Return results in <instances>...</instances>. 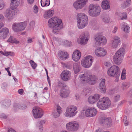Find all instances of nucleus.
Masks as SVG:
<instances>
[{"label":"nucleus","instance_id":"nucleus-62","mask_svg":"<svg viewBox=\"0 0 132 132\" xmlns=\"http://www.w3.org/2000/svg\"><path fill=\"white\" fill-rule=\"evenodd\" d=\"M4 26V24L2 22L0 21V29L1 28L3 27Z\"/></svg>","mask_w":132,"mask_h":132},{"label":"nucleus","instance_id":"nucleus-10","mask_svg":"<svg viewBox=\"0 0 132 132\" xmlns=\"http://www.w3.org/2000/svg\"><path fill=\"white\" fill-rule=\"evenodd\" d=\"M66 127L68 131H77L79 127V124L78 122L72 121L67 123Z\"/></svg>","mask_w":132,"mask_h":132},{"label":"nucleus","instance_id":"nucleus-24","mask_svg":"<svg viewBox=\"0 0 132 132\" xmlns=\"http://www.w3.org/2000/svg\"><path fill=\"white\" fill-rule=\"evenodd\" d=\"M95 52L96 55L98 57L103 56L106 54V51L105 49L102 48L95 50Z\"/></svg>","mask_w":132,"mask_h":132},{"label":"nucleus","instance_id":"nucleus-25","mask_svg":"<svg viewBox=\"0 0 132 132\" xmlns=\"http://www.w3.org/2000/svg\"><path fill=\"white\" fill-rule=\"evenodd\" d=\"M81 56V53L78 50H76L73 53L72 56L73 60L75 61H78Z\"/></svg>","mask_w":132,"mask_h":132},{"label":"nucleus","instance_id":"nucleus-51","mask_svg":"<svg viewBox=\"0 0 132 132\" xmlns=\"http://www.w3.org/2000/svg\"><path fill=\"white\" fill-rule=\"evenodd\" d=\"M127 117H126V118H125L123 119V121L125 122V126H127L129 124L127 120Z\"/></svg>","mask_w":132,"mask_h":132},{"label":"nucleus","instance_id":"nucleus-36","mask_svg":"<svg viewBox=\"0 0 132 132\" xmlns=\"http://www.w3.org/2000/svg\"><path fill=\"white\" fill-rule=\"evenodd\" d=\"M121 28H123V31L127 33L129 32V30L130 29V27L125 24V23H123L121 25Z\"/></svg>","mask_w":132,"mask_h":132},{"label":"nucleus","instance_id":"nucleus-48","mask_svg":"<svg viewBox=\"0 0 132 132\" xmlns=\"http://www.w3.org/2000/svg\"><path fill=\"white\" fill-rule=\"evenodd\" d=\"M127 95L130 98H132V89L127 94Z\"/></svg>","mask_w":132,"mask_h":132},{"label":"nucleus","instance_id":"nucleus-37","mask_svg":"<svg viewBox=\"0 0 132 132\" xmlns=\"http://www.w3.org/2000/svg\"><path fill=\"white\" fill-rule=\"evenodd\" d=\"M130 86L129 83L126 82H124L122 83L121 86V88L124 90L128 88Z\"/></svg>","mask_w":132,"mask_h":132},{"label":"nucleus","instance_id":"nucleus-39","mask_svg":"<svg viewBox=\"0 0 132 132\" xmlns=\"http://www.w3.org/2000/svg\"><path fill=\"white\" fill-rule=\"evenodd\" d=\"M5 6L4 1L3 0H0V10L3 9Z\"/></svg>","mask_w":132,"mask_h":132},{"label":"nucleus","instance_id":"nucleus-43","mask_svg":"<svg viewBox=\"0 0 132 132\" xmlns=\"http://www.w3.org/2000/svg\"><path fill=\"white\" fill-rule=\"evenodd\" d=\"M33 9L34 12L35 13H37L38 12V8L36 5H35L33 7Z\"/></svg>","mask_w":132,"mask_h":132},{"label":"nucleus","instance_id":"nucleus-52","mask_svg":"<svg viewBox=\"0 0 132 132\" xmlns=\"http://www.w3.org/2000/svg\"><path fill=\"white\" fill-rule=\"evenodd\" d=\"M45 122V121L44 120H42L40 121L38 123L39 124L38 125H43Z\"/></svg>","mask_w":132,"mask_h":132},{"label":"nucleus","instance_id":"nucleus-49","mask_svg":"<svg viewBox=\"0 0 132 132\" xmlns=\"http://www.w3.org/2000/svg\"><path fill=\"white\" fill-rule=\"evenodd\" d=\"M1 52L2 53H2L4 55L6 56H9V55L11 53L10 52H6L4 53H3L2 52Z\"/></svg>","mask_w":132,"mask_h":132},{"label":"nucleus","instance_id":"nucleus-34","mask_svg":"<svg viewBox=\"0 0 132 132\" xmlns=\"http://www.w3.org/2000/svg\"><path fill=\"white\" fill-rule=\"evenodd\" d=\"M7 42L12 43H18L19 42L17 41L16 39L13 37L11 36L7 40Z\"/></svg>","mask_w":132,"mask_h":132},{"label":"nucleus","instance_id":"nucleus-28","mask_svg":"<svg viewBox=\"0 0 132 132\" xmlns=\"http://www.w3.org/2000/svg\"><path fill=\"white\" fill-rule=\"evenodd\" d=\"M20 0H11L10 7L14 9L16 8L20 4Z\"/></svg>","mask_w":132,"mask_h":132},{"label":"nucleus","instance_id":"nucleus-33","mask_svg":"<svg viewBox=\"0 0 132 132\" xmlns=\"http://www.w3.org/2000/svg\"><path fill=\"white\" fill-rule=\"evenodd\" d=\"M41 3L43 7L48 6L50 4V0H41Z\"/></svg>","mask_w":132,"mask_h":132},{"label":"nucleus","instance_id":"nucleus-5","mask_svg":"<svg viewBox=\"0 0 132 132\" xmlns=\"http://www.w3.org/2000/svg\"><path fill=\"white\" fill-rule=\"evenodd\" d=\"M125 53V50L122 47L119 49L116 53L113 58V61L116 64L119 65L121 63Z\"/></svg>","mask_w":132,"mask_h":132},{"label":"nucleus","instance_id":"nucleus-14","mask_svg":"<svg viewBox=\"0 0 132 132\" xmlns=\"http://www.w3.org/2000/svg\"><path fill=\"white\" fill-rule=\"evenodd\" d=\"M32 112L35 118H40L43 114L42 110L38 107H34Z\"/></svg>","mask_w":132,"mask_h":132},{"label":"nucleus","instance_id":"nucleus-7","mask_svg":"<svg viewBox=\"0 0 132 132\" xmlns=\"http://www.w3.org/2000/svg\"><path fill=\"white\" fill-rule=\"evenodd\" d=\"M107 73L110 76L118 78L119 77L120 72L119 67L114 65L108 69Z\"/></svg>","mask_w":132,"mask_h":132},{"label":"nucleus","instance_id":"nucleus-32","mask_svg":"<svg viewBox=\"0 0 132 132\" xmlns=\"http://www.w3.org/2000/svg\"><path fill=\"white\" fill-rule=\"evenodd\" d=\"M131 1L130 0H127L126 2H125L121 4V7L123 9H125L128 7L131 4Z\"/></svg>","mask_w":132,"mask_h":132},{"label":"nucleus","instance_id":"nucleus-40","mask_svg":"<svg viewBox=\"0 0 132 132\" xmlns=\"http://www.w3.org/2000/svg\"><path fill=\"white\" fill-rule=\"evenodd\" d=\"M29 63H30L32 68L34 69H35L36 67V64L32 60H30L29 61Z\"/></svg>","mask_w":132,"mask_h":132},{"label":"nucleus","instance_id":"nucleus-26","mask_svg":"<svg viewBox=\"0 0 132 132\" xmlns=\"http://www.w3.org/2000/svg\"><path fill=\"white\" fill-rule=\"evenodd\" d=\"M105 80L103 79L101 80L99 85V88L100 91L103 93H105L106 91V88L105 85Z\"/></svg>","mask_w":132,"mask_h":132},{"label":"nucleus","instance_id":"nucleus-11","mask_svg":"<svg viewBox=\"0 0 132 132\" xmlns=\"http://www.w3.org/2000/svg\"><path fill=\"white\" fill-rule=\"evenodd\" d=\"M93 60V57L90 55H88L85 57L81 61V64L83 67L88 68L92 65Z\"/></svg>","mask_w":132,"mask_h":132},{"label":"nucleus","instance_id":"nucleus-59","mask_svg":"<svg viewBox=\"0 0 132 132\" xmlns=\"http://www.w3.org/2000/svg\"><path fill=\"white\" fill-rule=\"evenodd\" d=\"M126 78V76L125 75L121 74V78L122 80H124Z\"/></svg>","mask_w":132,"mask_h":132},{"label":"nucleus","instance_id":"nucleus-29","mask_svg":"<svg viewBox=\"0 0 132 132\" xmlns=\"http://www.w3.org/2000/svg\"><path fill=\"white\" fill-rule=\"evenodd\" d=\"M59 55L61 59L64 60L68 58L69 55L67 52L62 51H60L59 53Z\"/></svg>","mask_w":132,"mask_h":132},{"label":"nucleus","instance_id":"nucleus-20","mask_svg":"<svg viewBox=\"0 0 132 132\" xmlns=\"http://www.w3.org/2000/svg\"><path fill=\"white\" fill-rule=\"evenodd\" d=\"M69 88L67 86H65L63 87L62 89L60 91V95L63 98H65L68 96L69 94Z\"/></svg>","mask_w":132,"mask_h":132},{"label":"nucleus","instance_id":"nucleus-16","mask_svg":"<svg viewBox=\"0 0 132 132\" xmlns=\"http://www.w3.org/2000/svg\"><path fill=\"white\" fill-rule=\"evenodd\" d=\"M71 72L67 70L63 71L61 74V79L64 81H67L70 79Z\"/></svg>","mask_w":132,"mask_h":132},{"label":"nucleus","instance_id":"nucleus-54","mask_svg":"<svg viewBox=\"0 0 132 132\" xmlns=\"http://www.w3.org/2000/svg\"><path fill=\"white\" fill-rule=\"evenodd\" d=\"M66 44H65V45L68 46H70L71 45V43L70 42H69L67 40V42Z\"/></svg>","mask_w":132,"mask_h":132},{"label":"nucleus","instance_id":"nucleus-30","mask_svg":"<svg viewBox=\"0 0 132 132\" xmlns=\"http://www.w3.org/2000/svg\"><path fill=\"white\" fill-rule=\"evenodd\" d=\"M54 13V11L53 10H49L46 11L44 15L45 18L47 19L52 17Z\"/></svg>","mask_w":132,"mask_h":132},{"label":"nucleus","instance_id":"nucleus-56","mask_svg":"<svg viewBox=\"0 0 132 132\" xmlns=\"http://www.w3.org/2000/svg\"><path fill=\"white\" fill-rule=\"evenodd\" d=\"M8 131V132H16L15 130L10 128H9Z\"/></svg>","mask_w":132,"mask_h":132},{"label":"nucleus","instance_id":"nucleus-22","mask_svg":"<svg viewBox=\"0 0 132 132\" xmlns=\"http://www.w3.org/2000/svg\"><path fill=\"white\" fill-rule=\"evenodd\" d=\"M100 122L101 123L105 125H106L107 127H109L110 124L111 123L112 121L110 117H101L100 119Z\"/></svg>","mask_w":132,"mask_h":132},{"label":"nucleus","instance_id":"nucleus-46","mask_svg":"<svg viewBox=\"0 0 132 132\" xmlns=\"http://www.w3.org/2000/svg\"><path fill=\"white\" fill-rule=\"evenodd\" d=\"M120 96L119 95H117L115 96L114 97V100L115 102H117L119 99Z\"/></svg>","mask_w":132,"mask_h":132},{"label":"nucleus","instance_id":"nucleus-2","mask_svg":"<svg viewBox=\"0 0 132 132\" xmlns=\"http://www.w3.org/2000/svg\"><path fill=\"white\" fill-rule=\"evenodd\" d=\"M77 20L78 26L79 29L84 28L88 23V17L83 13H78Z\"/></svg>","mask_w":132,"mask_h":132},{"label":"nucleus","instance_id":"nucleus-57","mask_svg":"<svg viewBox=\"0 0 132 132\" xmlns=\"http://www.w3.org/2000/svg\"><path fill=\"white\" fill-rule=\"evenodd\" d=\"M33 42L32 39L30 38H28L27 40V43H29L32 42Z\"/></svg>","mask_w":132,"mask_h":132},{"label":"nucleus","instance_id":"nucleus-12","mask_svg":"<svg viewBox=\"0 0 132 132\" xmlns=\"http://www.w3.org/2000/svg\"><path fill=\"white\" fill-rule=\"evenodd\" d=\"M15 14L14 9L10 7L7 9L4 13L5 17L8 20H11L14 17Z\"/></svg>","mask_w":132,"mask_h":132},{"label":"nucleus","instance_id":"nucleus-15","mask_svg":"<svg viewBox=\"0 0 132 132\" xmlns=\"http://www.w3.org/2000/svg\"><path fill=\"white\" fill-rule=\"evenodd\" d=\"M89 38V35L88 33H82L80 37V38L78 40V43L82 45L85 44Z\"/></svg>","mask_w":132,"mask_h":132},{"label":"nucleus","instance_id":"nucleus-31","mask_svg":"<svg viewBox=\"0 0 132 132\" xmlns=\"http://www.w3.org/2000/svg\"><path fill=\"white\" fill-rule=\"evenodd\" d=\"M73 67L75 73H77L80 70L81 68L80 66V63H75L73 64Z\"/></svg>","mask_w":132,"mask_h":132},{"label":"nucleus","instance_id":"nucleus-6","mask_svg":"<svg viewBox=\"0 0 132 132\" xmlns=\"http://www.w3.org/2000/svg\"><path fill=\"white\" fill-rule=\"evenodd\" d=\"M88 11L89 15L93 17H96L99 15L101 12V8L97 4H90L89 6Z\"/></svg>","mask_w":132,"mask_h":132},{"label":"nucleus","instance_id":"nucleus-19","mask_svg":"<svg viewBox=\"0 0 132 132\" xmlns=\"http://www.w3.org/2000/svg\"><path fill=\"white\" fill-rule=\"evenodd\" d=\"M97 110L94 108L91 107L87 109L85 112V116L87 117L95 116L97 113Z\"/></svg>","mask_w":132,"mask_h":132},{"label":"nucleus","instance_id":"nucleus-27","mask_svg":"<svg viewBox=\"0 0 132 132\" xmlns=\"http://www.w3.org/2000/svg\"><path fill=\"white\" fill-rule=\"evenodd\" d=\"M101 6L104 10H109L110 8V1L109 0H104L102 3Z\"/></svg>","mask_w":132,"mask_h":132},{"label":"nucleus","instance_id":"nucleus-61","mask_svg":"<svg viewBox=\"0 0 132 132\" xmlns=\"http://www.w3.org/2000/svg\"><path fill=\"white\" fill-rule=\"evenodd\" d=\"M118 29V28L117 27H115L113 31V32L114 33H115L117 31V30Z\"/></svg>","mask_w":132,"mask_h":132},{"label":"nucleus","instance_id":"nucleus-4","mask_svg":"<svg viewBox=\"0 0 132 132\" xmlns=\"http://www.w3.org/2000/svg\"><path fill=\"white\" fill-rule=\"evenodd\" d=\"M111 103V101L108 97H104L99 100L97 105L99 109L101 110H105L110 106Z\"/></svg>","mask_w":132,"mask_h":132},{"label":"nucleus","instance_id":"nucleus-9","mask_svg":"<svg viewBox=\"0 0 132 132\" xmlns=\"http://www.w3.org/2000/svg\"><path fill=\"white\" fill-rule=\"evenodd\" d=\"M77 107L74 105H71L68 107L64 114L65 116L68 118L75 116L77 113Z\"/></svg>","mask_w":132,"mask_h":132},{"label":"nucleus","instance_id":"nucleus-47","mask_svg":"<svg viewBox=\"0 0 132 132\" xmlns=\"http://www.w3.org/2000/svg\"><path fill=\"white\" fill-rule=\"evenodd\" d=\"M61 109V108L60 106L57 105V106L56 110V111H58V112L59 113H61L62 112V110Z\"/></svg>","mask_w":132,"mask_h":132},{"label":"nucleus","instance_id":"nucleus-63","mask_svg":"<svg viewBox=\"0 0 132 132\" xmlns=\"http://www.w3.org/2000/svg\"><path fill=\"white\" fill-rule=\"evenodd\" d=\"M109 93L110 94H114V90H110L109 91Z\"/></svg>","mask_w":132,"mask_h":132},{"label":"nucleus","instance_id":"nucleus-50","mask_svg":"<svg viewBox=\"0 0 132 132\" xmlns=\"http://www.w3.org/2000/svg\"><path fill=\"white\" fill-rule=\"evenodd\" d=\"M0 117L1 118L3 119H6L7 118V116L4 114L2 113Z\"/></svg>","mask_w":132,"mask_h":132},{"label":"nucleus","instance_id":"nucleus-55","mask_svg":"<svg viewBox=\"0 0 132 132\" xmlns=\"http://www.w3.org/2000/svg\"><path fill=\"white\" fill-rule=\"evenodd\" d=\"M4 19L3 15L2 14H0V20L2 21Z\"/></svg>","mask_w":132,"mask_h":132},{"label":"nucleus","instance_id":"nucleus-60","mask_svg":"<svg viewBox=\"0 0 132 132\" xmlns=\"http://www.w3.org/2000/svg\"><path fill=\"white\" fill-rule=\"evenodd\" d=\"M39 130L40 131H42V130L43 129V127L42 125H39Z\"/></svg>","mask_w":132,"mask_h":132},{"label":"nucleus","instance_id":"nucleus-41","mask_svg":"<svg viewBox=\"0 0 132 132\" xmlns=\"http://www.w3.org/2000/svg\"><path fill=\"white\" fill-rule=\"evenodd\" d=\"M61 113L58 111H55L53 112V115L55 118H57L59 116Z\"/></svg>","mask_w":132,"mask_h":132},{"label":"nucleus","instance_id":"nucleus-53","mask_svg":"<svg viewBox=\"0 0 132 132\" xmlns=\"http://www.w3.org/2000/svg\"><path fill=\"white\" fill-rule=\"evenodd\" d=\"M18 93L21 95H22L23 92V89H20L18 90Z\"/></svg>","mask_w":132,"mask_h":132},{"label":"nucleus","instance_id":"nucleus-58","mask_svg":"<svg viewBox=\"0 0 132 132\" xmlns=\"http://www.w3.org/2000/svg\"><path fill=\"white\" fill-rule=\"evenodd\" d=\"M28 3L30 4H32L34 2V0H27Z\"/></svg>","mask_w":132,"mask_h":132},{"label":"nucleus","instance_id":"nucleus-44","mask_svg":"<svg viewBox=\"0 0 132 132\" xmlns=\"http://www.w3.org/2000/svg\"><path fill=\"white\" fill-rule=\"evenodd\" d=\"M21 106H19V109H24L27 108L26 105L25 104H21Z\"/></svg>","mask_w":132,"mask_h":132},{"label":"nucleus","instance_id":"nucleus-13","mask_svg":"<svg viewBox=\"0 0 132 132\" xmlns=\"http://www.w3.org/2000/svg\"><path fill=\"white\" fill-rule=\"evenodd\" d=\"M94 40L96 42V43H98L99 45H101V44L104 45L107 42L106 38L104 36L98 34L95 36Z\"/></svg>","mask_w":132,"mask_h":132},{"label":"nucleus","instance_id":"nucleus-38","mask_svg":"<svg viewBox=\"0 0 132 132\" xmlns=\"http://www.w3.org/2000/svg\"><path fill=\"white\" fill-rule=\"evenodd\" d=\"M73 63L72 61H70L67 63L66 64H65L64 65L68 69H70L72 68Z\"/></svg>","mask_w":132,"mask_h":132},{"label":"nucleus","instance_id":"nucleus-3","mask_svg":"<svg viewBox=\"0 0 132 132\" xmlns=\"http://www.w3.org/2000/svg\"><path fill=\"white\" fill-rule=\"evenodd\" d=\"M80 77L81 80L85 81L92 85L95 84L97 80V77L95 75H89L86 73L80 75Z\"/></svg>","mask_w":132,"mask_h":132},{"label":"nucleus","instance_id":"nucleus-17","mask_svg":"<svg viewBox=\"0 0 132 132\" xmlns=\"http://www.w3.org/2000/svg\"><path fill=\"white\" fill-rule=\"evenodd\" d=\"M88 0H78L73 4V6L77 10L81 9L86 4Z\"/></svg>","mask_w":132,"mask_h":132},{"label":"nucleus","instance_id":"nucleus-35","mask_svg":"<svg viewBox=\"0 0 132 132\" xmlns=\"http://www.w3.org/2000/svg\"><path fill=\"white\" fill-rule=\"evenodd\" d=\"M103 21L104 22L107 23H109L110 21L109 17L107 15H104L102 16Z\"/></svg>","mask_w":132,"mask_h":132},{"label":"nucleus","instance_id":"nucleus-1","mask_svg":"<svg viewBox=\"0 0 132 132\" xmlns=\"http://www.w3.org/2000/svg\"><path fill=\"white\" fill-rule=\"evenodd\" d=\"M48 23L49 27L53 29V32L55 34L58 33L63 27L62 21L56 17L50 19Z\"/></svg>","mask_w":132,"mask_h":132},{"label":"nucleus","instance_id":"nucleus-64","mask_svg":"<svg viewBox=\"0 0 132 132\" xmlns=\"http://www.w3.org/2000/svg\"><path fill=\"white\" fill-rule=\"evenodd\" d=\"M126 72V70H125V69H123L121 74H123L124 75H125Z\"/></svg>","mask_w":132,"mask_h":132},{"label":"nucleus","instance_id":"nucleus-42","mask_svg":"<svg viewBox=\"0 0 132 132\" xmlns=\"http://www.w3.org/2000/svg\"><path fill=\"white\" fill-rule=\"evenodd\" d=\"M119 15L122 16V18L121 19V20L126 19L127 18V15L125 13H120Z\"/></svg>","mask_w":132,"mask_h":132},{"label":"nucleus","instance_id":"nucleus-18","mask_svg":"<svg viewBox=\"0 0 132 132\" xmlns=\"http://www.w3.org/2000/svg\"><path fill=\"white\" fill-rule=\"evenodd\" d=\"M113 40L111 41V46L112 48H115L117 47L121 41L120 38L117 36H114L113 38Z\"/></svg>","mask_w":132,"mask_h":132},{"label":"nucleus","instance_id":"nucleus-45","mask_svg":"<svg viewBox=\"0 0 132 132\" xmlns=\"http://www.w3.org/2000/svg\"><path fill=\"white\" fill-rule=\"evenodd\" d=\"M21 104L18 103H16L15 104L14 106V109L15 110L19 109V106H21Z\"/></svg>","mask_w":132,"mask_h":132},{"label":"nucleus","instance_id":"nucleus-8","mask_svg":"<svg viewBox=\"0 0 132 132\" xmlns=\"http://www.w3.org/2000/svg\"><path fill=\"white\" fill-rule=\"evenodd\" d=\"M27 25L25 22L14 23L12 24V29L15 32H18L24 30Z\"/></svg>","mask_w":132,"mask_h":132},{"label":"nucleus","instance_id":"nucleus-23","mask_svg":"<svg viewBox=\"0 0 132 132\" xmlns=\"http://www.w3.org/2000/svg\"><path fill=\"white\" fill-rule=\"evenodd\" d=\"M9 31L7 28L5 27L0 30V39H4L9 34Z\"/></svg>","mask_w":132,"mask_h":132},{"label":"nucleus","instance_id":"nucleus-21","mask_svg":"<svg viewBox=\"0 0 132 132\" xmlns=\"http://www.w3.org/2000/svg\"><path fill=\"white\" fill-rule=\"evenodd\" d=\"M100 98L99 94H95L93 96H90L88 97V102L90 104H93L97 101Z\"/></svg>","mask_w":132,"mask_h":132}]
</instances>
